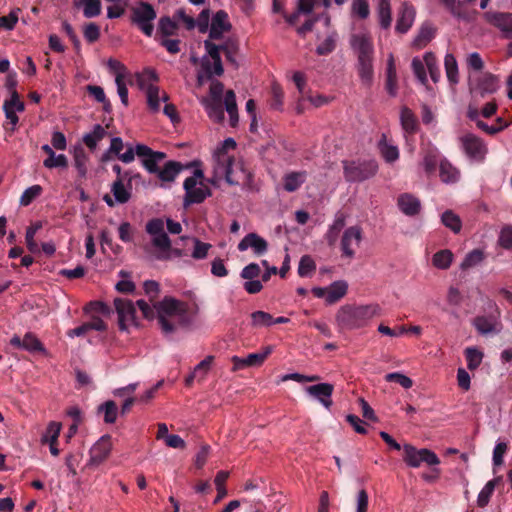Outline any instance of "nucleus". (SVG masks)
Here are the masks:
<instances>
[{"instance_id":"nucleus-1","label":"nucleus","mask_w":512,"mask_h":512,"mask_svg":"<svg viewBox=\"0 0 512 512\" xmlns=\"http://www.w3.org/2000/svg\"><path fill=\"white\" fill-rule=\"evenodd\" d=\"M154 308L158 323L165 334L173 333L176 330V325L170 321V318H176L177 325L181 327H188L192 323L187 303L173 297H164L154 304Z\"/></svg>"},{"instance_id":"nucleus-2","label":"nucleus","mask_w":512,"mask_h":512,"mask_svg":"<svg viewBox=\"0 0 512 512\" xmlns=\"http://www.w3.org/2000/svg\"><path fill=\"white\" fill-rule=\"evenodd\" d=\"M378 305L351 306L345 305L339 309L336 321L342 329L363 327L379 312Z\"/></svg>"},{"instance_id":"nucleus-3","label":"nucleus","mask_w":512,"mask_h":512,"mask_svg":"<svg viewBox=\"0 0 512 512\" xmlns=\"http://www.w3.org/2000/svg\"><path fill=\"white\" fill-rule=\"evenodd\" d=\"M236 141L233 138L225 139L214 154L217 173L223 174L231 185H237L238 179L234 176V157L229 154L236 149Z\"/></svg>"},{"instance_id":"nucleus-4","label":"nucleus","mask_w":512,"mask_h":512,"mask_svg":"<svg viewBox=\"0 0 512 512\" xmlns=\"http://www.w3.org/2000/svg\"><path fill=\"white\" fill-rule=\"evenodd\" d=\"M343 172L347 182H363L376 175L378 163L373 159L343 161Z\"/></svg>"},{"instance_id":"nucleus-5","label":"nucleus","mask_w":512,"mask_h":512,"mask_svg":"<svg viewBox=\"0 0 512 512\" xmlns=\"http://www.w3.org/2000/svg\"><path fill=\"white\" fill-rule=\"evenodd\" d=\"M130 21L136 25L146 36L151 37L154 30L153 21L156 19L154 7L144 1L130 8Z\"/></svg>"},{"instance_id":"nucleus-6","label":"nucleus","mask_w":512,"mask_h":512,"mask_svg":"<svg viewBox=\"0 0 512 512\" xmlns=\"http://www.w3.org/2000/svg\"><path fill=\"white\" fill-rule=\"evenodd\" d=\"M403 450V460L410 467L417 468L422 463H426L430 466L438 465L440 463L438 456L429 449H417L411 444H405Z\"/></svg>"},{"instance_id":"nucleus-7","label":"nucleus","mask_w":512,"mask_h":512,"mask_svg":"<svg viewBox=\"0 0 512 512\" xmlns=\"http://www.w3.org/2000/svg\"><path fill=\"white\" fill-rule=\"evenodd\" d=\"M136 154L141 158V163L147 172L155 175L160 169L159 163L166 158V153L154 151L145 144L136 145Z\"/></svg>"},{"instance_id":"nucleus-8","label":"nucleus","mask_w":512,"mask_h":512,"mask_svg":"<svg viewBox=\"0 0 512 512\" xmlns=\"http://www.w3.org/2000/svg\"><path fill=\"white\" fill-rule=\"evenodd\" d=\"M183 188L185 190L183 201L185 208L192 204H200L204 202L207 197L211 196L210 188L205 185L196 187L194 178H186L183 183Z\"/></svg>"},{"instance_id":"nucleus-9","label":"nucleus","mask_w":512,"mask_h":512,"mask_svg":"<svg viewBox=\"0 0 512 512\" xmlns=\"http://www.w3.org/2000/svg\"><path fill=\"white\" fill-rule=\"evenodd\" d=\"M362 240V229L359 226L347 228L341 237L342 256L352 259L355 256V248Z\"/></svg>"},{"instance_id":"nucleus-10","label":"nucleus","mask_w":512,"mask_h":512,"mask_svg":"<svg viewBox=\"0 0 512 512\" xmlns=\"http://www.w3.org/2000/svg\"><path fill=\"white\" fill-rule=\"evenodd\" d=\"M114 306L118 314V326L122 331H126L128 323H135L136 308L131 300L116 298Z\"/></svg>"},{"instance_id":"nucleus-11","label":"nucleus","mask_w":512,"mask_h":512,"mask_svg":"<svg viewBox=\"0 0 512 512\" xmlns=\"http://www.w3.org/2000/svg\"><path fill=\"white\" fill-rule=\"evenodd\" d=\"M462 148L466 155L474 160L482 161L487 149L483 141L474 134H466L460 139Z\"/></svg>"},{"instance_id":"nucleus-12","label":"nucleus","mask_w":512,"mask_h":512,"mask_svg":"<svg viewBox=\"0 0 512 512\" xmlns=\"http://www.w3.org/2000/svg\"><path fill=\"white\" fill-rule=\"evenodd\" d=\"M112 450V438L110 435H103L90 449V463L99 465L110 455Z\"/></svg>"},{"instance_id":"nucleus-13","label":"nucleus","mask_w":512,"mask_h":512,"mask_svg":"<svg viewBox=\"0 0 512 512\" xmlns=\"http://www.w3.org/2000/svg\"><path fill=\"white\" fill-rule=\"evenodd\" d=\"M350 44L356 51L358 60L373 58V42L372 38L368 34H353L351 36Z\"/></svg>"},{"instance_id":"nucleus-14","label":"nucleus","mask_w":512,"mask_h":512,"mask_svg":"<svg viewBox=\"0 0 512 512\" xmlns=\"http://www.w3.org/2000/svg\"><path fill=\"white\" fill-rule=\"evenodd\" d=\"M416 16V10L408 2H403L398 11L395 30L400 34H405L412 27Z\"/></svg>"},{"instance_id":"nucleus-15","label":"nucleus","mask_w":512,"mask_h":512,"mask_svg":"<svg viewBox=\"0 0 512 512\" xmlns=\"http://www.w3.org/2000/svg\"><path fill=\"white\" fill-rule=\"evenodd\" d=\"M131 189L124 184L123 179H116L111 186V192L115 201L109 194L104 195L103 200L109 207H114L115 202L125 204L131 198Z\"/></svg>"},{"instance_id":"nucleus-16","label":"nucleus","mask_w":512,"mask_h":512,"mask_svg":"<svg viewBox=\"0 0 512 512\" xmlns=\"http://www.w3.org/2000/svg\"><path fill=\"white\" fill-rule=\"evenodd\" d=\"M306 392L317 399L325 408L330 409L333 404L332 394L334 386L330 383H319L306 387Z\"/></svg>"},{"instance_id":"nucleus-17","label":"nucleus","mask_w":512,"mask_h":512,"mask_svg":"<svg viewBox=\"0 0 512 512\" xmlns=\"http://www.w3.org/2000/svg\"><path fill=\"white\" fill-rule=\"evenodd\" d=\"M249 247L253 249L255 255L262 256L268 250V243L258 234L249 233L239 242L237 248L239 251L243 252Z\"/></svg>"},{"instance_id":"nucleus-18","label":"nucleus","mask_w":512,"mask_h":512,"mask_svg":"<svg viewBox=\"0 0 512 512\" xmlns=\"http://www.w3.org/2000/svg\"><path fill=\"white\" fill-rule=\"evenodd\" d=\"M231 29V24L228 22V14L224 10H219L212 18L209 29V38L219 40L222 38L223 33Z\"/></svg>"},{"instance_id":"nucleus-19","label":"nucleus","mask_w":512,"mask_h":512,"mask_svg":"<svg viewBox=\"0 0 512 512\" xmlns=\"http://www.w3.org/2000/svg\"><path fill=\"white\" fill-rule=\"evenodd\" d=\"M484 19L490 23L491 25L500 29L507 38L511 21H512V13H503V12H485Z\"/></svg>"},{"instance_id":"nucleus-20","label":"nucleus","mask_w":512,"mask_h":512,"mask_svg":"<svg viewBox=\"0 0 512 512\" xmlns=\"http://www.w3.org/2000/svg\"><path fill=\"white\" fill-rule=\"evenodd\" d=\"M397 204L399 209L407 216H415L421 209V203L415 196L404 193L398 197Z\"/></svg>"},{"instance_id":"nucleus-21","label":"nucleus","mask_w":512,"mask_h":512,"mask_svg":"<svg viewBox=\"0 0 512 512\" xmlns=\"http://www.w3.org/2000/svg\"><path fill=\"white\" fill-rule=\"evenodd\" d=\"M442 159H440L439 150L430 146L423 151V159L422 166L427 175H431L436 171L437 165L440 163Z\"/></svg>"},{"instance_id":"nucleus-22","label":"nucleus","mask_w":512,"mask_h":512,"mask_svg":"<svg viewBox=\"0 0 512 512\" xmlns=\"http://www.w3.org/2000/svg\"><path fill=\"white\" fill-rule=\"evenodd\" d=\"M345 226V215L338 212L335 216L333 223L329 226L324 238L330 247H333L339 237L341 230Z\"/></svg>"},{"instance_id":"nucleus-23","label":"nucleus","mask_w":512,"mask_h":512,"mask_svg":"<svg viewBox=\"0 0 512 512\" xmlns=\"http://www.w3.org/2000/svg\"><path fill=\"white\" fill-rule=\"evenodd\" d=\"M435 33L436 29L431 23H423L413 41V46L417 49L424 48L435 37Z\"/></svg>"},{"instance_id":"nucleus-24","label":"nucleus","mask_w":512,"mask_h":512,"mask_svg":"<svg viewBox=\"0 0 512 512\" xmlns=\"http://www.w3.org/2000/svg\"><path fill=\"white\" fill-rule=\"evenodd\" d=\"M184 166L177 161H168L160 168L157 177L163 182H173Z\"/></svg>"},{"instance_id":"nucleus-25","label":"nucleus","mask_w":512,"mask_h":512,"mask_svg":"<svg viewBox=\"0 0 512 512\" xmlns=\"http://www.w3.org/2000/svg\"><path fill=\"white\" fill-rule=\"evenodd\" d=\"M385 88L390 96L394 97L397 94V73L394 62V57L392 54L389 55L387 61V69H386V83Z\"/></svg>"},{"instance_id":"nucleus-26","label":"nucleus","mask_w":512,"mask_h":512,"mask_svg":"<svg viewBox=\"0 0 512 512\" xmlns=\"http://www.w3.org/2000/svg\"><path fill=\"white\" fill-rule=\"evenodd\" d=\"M439 176L444 183H455L458 181L460 173L447 159H442L439 163Z\"/></svg>"},{"instance_id":"nucleus-27","label":"nucleus","mask_w":512,"mask_h":512,"mask_svg":"<svg viewBox=\"0 0 512 512\" xmlns=\"http://www.w3.org/2000/svg\"><path fill=\"white\" fill-rule=\"evenodd\" d=\"M306 177L307 173L305 171L290 172L283 178V187L287 192H294L301 187Z\"/></svg>"},{"instance_id":"nucleus-28","label":"nucleus","mask_w":512,"mask_h":512,"mask_svg":"<svg viewBox=\"0 0 512 512\" xmlns=\"http://www.w3.org/2000/svg\"><path fill=\"white\" fill-rule=\"evenodd\" d=\"M348 285L345 281H335L327 287L326 302L334 304L347 293Z\"/></svg>"},{"instance_id":"nucleus-29","label":"nucleus","mask_w":512,"mask_h":512,"mask_svg":"<svg viewBox=\"0 0 512 512\" xmlns=\"http://www.w3.org/2000/svg\"><path fill=\"white\" fill-rule=\"evenodd\" d=\"M400 121L403 130L409 134H414L418 130V120L415 114L408 107H403L400 113Z\"/></svg>"},{"instance_id":"nucleus-30","label":"nucleus","mask_w":512,"mask_h":512,"mask_svg":"<svg viewBox=\"0 0 512 512\" xmlns=\"http://www.w3.org/2000/svg\"><path fill=\"white\" fill-rule=\"evenodd\" d=\"M74 6H83V15L86 18H94L101 14L102 5L100 0H73Z\"/></svg>"},{"instance_id":"nucleus-31","label":"nucleus","mask_w":512,"mask_h":512,"mask_svg":"<svg viewBox=\"0 0 512 512\" xmlns=\"http://www.w3.org/2000/svg\"><path fill=\"white\" fill-rule=\"evenodd\" d=\"M106 135V129L102 125L96 124L93 127L92 132L83 136V142L91 151H94L98 142L101 141Z\"/></svg>"},{"instance_id":"nucleus-32","label":"nucleus","mask_w":512,"mask_h":512,"mask_svg":"<svg viewBox=\"0 0 512 512\" xmlns=\"http://www.w3.org/2000/svg\"><path fill=\"white\" fill-rule=\"evenodd\" d=\"M502 480L501 477H496L490 481H488L485 486L482 488L477 497V505L481 508H484L488 505L491 496L494 493V490L497 484Z\"/></svg>"},{"instance_id":"nucleus-33","label":"nucleus","mask_w":512,"mask_h":512,"mask_svg":"<svg viewBox=\"0 0 512 512\" xmlns=\"http://www.w3.org/2000/svg\"><path fill=\"white\" fill-rule=\"evenodd\" d=\"M444 67L449 83L456 85L459 82L458 64L453 54L447 53L445 55Z\"/></svg>"},{"instance_id":"nucleus-34","label":"nucleus","mask_w":512,"mask_h":512,"mask_svg":"<svg viewBox=\"0 0 512 512\" xmlns=\"http://www.w3.org/2000/svg\"><path fill=\"white\" fill-rule=\"evenodd\" d=\"M498 88L497 78L491 74L484 75L478 81L477 91L482 97L493 94Z\"/></svg>"},{"instance_id":"nucleus-35","label":"nucleus","mask_w":512,"mask_h":512,"mask_svg":"<svg viewBox=\"0 0 512 512\" xmlns=\"http://www.w3.org/2000/svg\"><path fill=\"white\" fill-rule=\"evenodd\" d=\"M378 17L380 26L388 29L391 26V5L390 0H378Z\"/></svg>"},{"instance_id":"nucleus-36","label":"nucleus","mask_w":512,"mask_h":512,"mask_svg":"<svg viewBox=\"0 0 512 512\" xmlns=\"http://www.w3.org/2000/svg\"><path fill=\"white\" fill-rule=\"evenodd\" d=\"M485 258H486V255L483 250L473 249L465 256L462 263L460 264V268L462 270H468L470 268L476 267L480 263H482V261Z\"/></svg>"},{"instance_id":"nucleus-37","label":"nucleus","mask_w":512,"mask_h":512,"mask_svg":"<svg viewBox=\"0 0 512 512\" xmlns=\"http://www.w3.org/2000/svg\"><path fill=\"white\" fill-rule=\"evenodd\" d=\"M140 86H141V88L146 89L147 103H148L149 108L153 112H157L160 107L159 87L155 86L151 83L145 87L143 80L140 82Z\"/></svg>"},{"instance_id":"nucleus-38","label":"nucleus","mask_w":512,"mask_h":512,"mask_svg":"<svg viewBox=\"0 0 512 512\" xmlns=\"http://www.w3.org/2000/svg\"><path fill=\"white\" fill-rule=\"evenodd\" d=\"M201 68L205 72L206 80L212 78L213 75L221 76L224 73L222 61L214 60L213 63L206 57H203Z\"/></svg>"},{"instance_id":"nucleus-39","label":"nucleus","mask_w":512,"mask_h":512,"mask_svg":"<svg viewBox=\"0 0 512 512\" xmlns=\"http://www.w3.org/2000/svg\"><path fill=\"white\" fill-rule=\"evenodd\" d=\"M225 109L230 116L231 126H235L238 122L236 95L233 90H228L224 99Z\"/></svg>"},{"instance_id":"nucleus-40","label":"nucleus","mask_w":512,"mask_h":512,"mask_svg":"<svg viewBox=\"0 0 512 512\" xmlns=\"http://www.w3.org/2000/svg\"><path fill=\"white\" fill-rule=\"evenodd\" d=\"M453 260V253L448 249H443L436 252L432 257V264L442 270L450 267Z\"/></svg>"},{"instance_id":"nucleus-41","label":"nucleus","mask_w":512,"mask_h":512,"mask_svg":"<svg viewBox=\"0 0 512 512\" xmlns=\"http://www.w3.org/2000/svg\"><path fill=\"white\" fill-rule=\"evenodd\" d=\"M41 228H42V222L37 221V222L31 224L26 229V235H25L26 245H27L28 250L31 253L39 252L38 244L35 241V239H36L35 235H36L37 231L40 230Z\"/></svg>"},{"instance_id":"nucleus-42","label":"nucleus","mask_w":512,"mask_h":512,"mask_svg":"<svg viewBox=\"0 0 512 512\" xmlns=\"http://www.w3.org/2000/svg\"><path fill=\"white\" fill-rule=\"evenodd\" d=\"M358 74L365 84H370L373 78V58L358 60Z\"/></svg>"},{"instance_id":"nucleus-43","label":"nucleus","mask_w":512,"mask_h":512,"mask_svg":"<svg viewBox=\"0 0 512 512\" xmlns=\"http://www.w3.org/2000/svg\"><path fill=\"white\" fill-rule=\"evenodd\" d=\"M442 224L454 233H459L462 227L461 219L452 210H446L441 216Z\"/></svg>"},{"instance_id":"nucleus-44","label":"nucleus","mask_w":512,"mask_h":512,"mask_svg":"<svg viewBox=\"0 0 512 512\" xmlns=\"http://www.w3.org/2000/svg\"><path fill=\"white\" fill-rule=\"evenodd\" d=\"M98 412L104 413V422L106 424H113L117 419L118 407L114 401L108 400L98 407Z\"/></svg>"},{"instance_id":"nucleus-45","label":"nucleus","mask_w":512,"mask_h":512,"mask_svg":"<svg viewBox=\"0 0 512 512\" xmlns=\"http://www.w3.org/2000/svg\"><path fill=\"white\" fill-rule=\"evenodd\" d=\"M177 29L178 24L175 19H172L169 16H163L159 19L158 31L162 36H172L176 33Z\"/></svg>"},{"instance_id":"nucleus-46","label":"nucleus","mask_w":512,"mask_h":512,"mask_svg":"<svg viewBox=\"0 0 512 512\" xmlns=\"http://www.w3.org/2000/svg\"><path fill=\"white\" fill-rule=\"evenodd\" d=\"M464 354L469 370H475L480 366L483 359V353L480 350L474 347H467Z\"/></svg>"},{"instance_id":"nucleus-47","label":"nucleus","mask_w":512,"mask_h":512,"mask_svg":"<svg viewBox=\"0 0 512 512\" xmlns=\"http://www.w3.org/2000/svg\"><path fill=\"white\" fill-rule=\"evenodd\" d=\"M379 149L382 157L388 163H393L399 158V150L396 146L389 145L385 142V135H383L382 140L379 142Z\"/></svg>"},{"instance_id":"nucleus-48","label":"nucleus","mask_w":512,"mask_h":512,"mask_svg":"<svg viewBox=\"0 0 512 512\" xmlns=\"http://www.w3.org/2000/svg\"><path fill=\"white\" fill-rule=\"evenodd\" d=\"M206 111L208 113V116L216 122H221L224 119V109L222 101H207Z\"/></svg>"},{"instance_id":"nucleus-49","label":"nucleus","mask_w":512,"mask_h":512,"mask_svg":"<svg viewBox=\"0 0 512 512\" xmlns=\"http://www.w3.org/2000/svg\"><path fill=\"white\" fill-rule=\"evenodd\" d=\"M251 325L253 327H269L273 325V316L264 311H255L251 314Z\"/></svg>"},{"instance_id":"nucleus-50","label":"nucleus","mask_w":512,"mask_h":512,"mask_svg":"<svg viewBox=\"0 0 512 512\" xmlns=\"http://www.w3.org/2000/svg\"><path fill=\"white\" fill-rule=\"evenodd\" d=\"M88 156L83 149L76 150L74 153V164L78 175L85 178L87 174Z\"/></svg>"},{"instance_id":"nucleus-51","label":"nucleus","mask_w":512,"mask_h":512,"mask_svg":"<svg viewBox=\"0 0 512 512\" xmlns=\"http://www.w3.org/2000/svg\"><path fill=\"white\" fill-rule=\"evenodd\" d=\"M61 431V424L57 422H50L42 436L43 443H58V437Z\"/></svg>"},{"instance_id":"nucleus-52","label":"nucleus","mask_w":512,"mask_h":512,"mask_svg":"<svg viewBox=\"0 0 512 512\" xmlns=\"http://www.w3.org/2000/svg\"><path fill=\"white\" fill-rule=\"evenodd\" d=\"M271 352H272V347L266 346L260 352L249 354L246 357L247 366L261 365L265 361V359L271 354Z\"/></svg>"},{"instance_id":"nucleus-53","label":"nucleus","mask_w":512,"mask_h":512,"mask_svg":"<svg viewBox=\"0 0 512 512\" xmlns=\"http://www.w3.org/2000/svg\"><path fill=\"white\" fill-rule=\"evenodd\" d=\"M385 380L387 382H395L405 389H409L413 386L412 379L400 372H393V373L386 374Z\"/></svg>"},{"instance_id":"nucleus-54","label":"nucleus","mask_w":512,"mask_h":512,"mask_svg":"<svg viewBox=\"0 0 512 512\" xmlns=\"http://www.w3.org/2000/svg\"><path fill=\"white\" fill-rule=\"evenodd\" d=\"M315 269H316L315 262L309 255H304L301 257L299 266H298L299 276L306 277L310 273H312Z\"/></svg>"},{"instance_id":"nucleus-55","label":"nucleus","mask_w":512,"mask_h":512,"mask_svg":"<svg viewBox=\"0 0 512 512\" xmlns=\"http://www.w3.org/2000/svg\"><path fill=\"white\" fill-rule=\"evenodd\" d=\"M42 192L40 185H33L27 188L20 198V204L22 206H28L35 198H37Z\"/></svg>"},{"instance_id":"nucleus-56","label":"nucleus","mask_w":512,"mask_h":512,"mask_svg":"<svg viewBox=\"0 0 512 512\" xmlns=\"http://www.w3.org/2000/svg\"><path fill=\"white\" fill-rule=\"evenodd\" d=\"M23 349L30 352L42 351L43 346L39 339L32 333H27L23 337Z\"/></svg>"},{"instance_id":"nucleus-57","label":"nucleus","mask_w":512,"mask_h":512,"mask_svg":"<svg viewBox=\"0 0 512 512\" xmlns=\"http://www.w3.org/2000/svg\"><path fill=\"white\" fill-rule=\"evenodd\" d=\"M336 48V37L335 35L328 36L321 44L316 48L318 55L324 56L332 53Z\"/></svg>"},{"instance_id":"nucleus-58","label":"nucleus","mask_w":512,"mask_h":512,"mask_svg":"<svg viewBox=\"0 0 512 512\" xmlns=\"http://www.w3.org/2000/svg\"><path fill=\"white\" fill-rule=\"evenodd\" d=\"M214 360L213 356H207L204 360L198 363L194 368V373L198 376L199 381H203L211 368V364Z\"/></svg>"},{"instance_id":"nucleus-59","label":"nucleus","mask_w":512,"mask_h":512,"mask_svg":"<svg viewBox=\"0 0 512 512\" xmlns=\"http://www.w3.org/2000/svg\"><path fill=\"white\" fill-rule=\"evenodd\" d=\"M20 9L12 10L6 16H0V28L5 30H13L18 22V13Z\"/></svg>"},{"instance_id":"nucleus-60","label":"nucleus","mask_w":512,"mask_h":512,"mask_svg":"<svg viewBox=\"0 0 512 512\" xmlns=\"http://www.w3.org/2000/svg\"><path fill=\"white\" fill-rule=\"evenodd\" d=\"M474 326L477 329V331L483 335L492 333L495 330L494 324L489 319L483 316L475 318Z\"/></svg>"},{"instance_id":"nucleus-61","label":"nucleus","mask_w":512,"mask_h":512,"mask_svg":"<svg viewBox=\"0 0 512 512\" xmlns=\"http://www.w3.org/2000/svg\"><path fill=\"white\" fill-rule=\"evenodd\" d=\"M352 12L361 19H366L370 14L367 0H353Z\"/></svg>"},{"instance_id":"nucleus-62","label":"nucleus","mask_w":512,"mask_h":512,"mask_svg":"<svg viewBox=\"0 0 512 512\" xmlns=\"http://www.w3.org/2000/svg\"><path fill=\"white\" fill-rule=\"evenodd\" d=\"M193 242L194 250L192 252V257L198 260L206 258L208 250L211 248V245L208 243H204L197 238H193Z\"/></svg>"},{"instance_id":"nucleus-63","label":"nucleus","mask_w":512,"mask_h":512,"mask_svg":"<svg viewBox=\"0 0 512 512\" xmlns=\"http://www.w3.org/2000/svg\"><path fill=\"white\" fill-rule=\"evenodd\" d=\"M43 165L48 169L56 167L66 168L68 166V159L64 154H54L52 158H46Z\"/></svg>"},{"instance_id":"nucleus-64","label":"nucleus","mask_w":512,"mask_h":512,"mask_svg":"<svg viewBox=\"0 0 512 512\" xmlns=\"http://www.w3.org/2000/svg\"><path fill=\"white\" fill-rule=\"evenodd\" d=\"M499 243L505 249H512V226L502 228L499 236Z\"/></svg>"}]
</instances>
